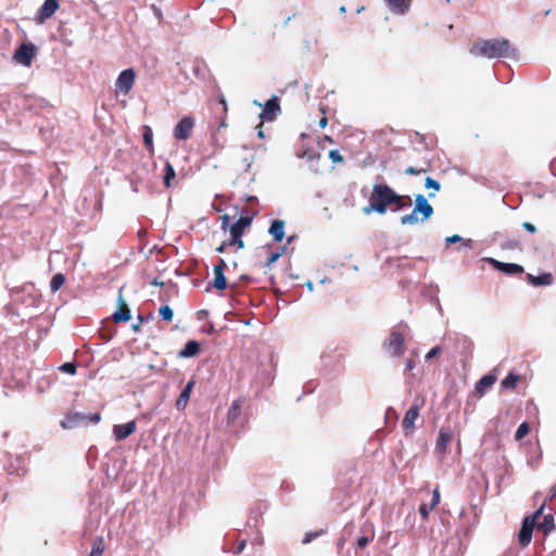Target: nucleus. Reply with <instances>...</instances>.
I'll return each instance as SVG.
<instances>
[{
  "label": "nucleus",
  "mask_w": 556,
  "mask_h": 556,
  "mask_svg": "<svg viewBox=\"0 0 556 556\" xmlns=\"http://www.w3.org/2000/svg\"><path fill=\"white\" fill-rule=\"evenodd\" d=\"M470 54L475 56L496 59V58H514L517 49L508 39H479L469 49Z\"/></svg>",
  "instance_id": "f257e3e1"
},
{
  "label": "nucleus",
  "mask_w": 556,
  "mask_h": 556,
  "mask_svg": "<svg viewBox=\"0 0 556 556\" xmlns=\"http://www.w3.org/2000/svg\"><path fill=\"white\" fill-rule=\"evenodd\" d=\"M392 194L393 189L388 185H375L369 197V204L363 208V212L365 214H370L371 212L384 214L388 206L391 205Z\"/></svg>",
  "instance_id": "f03ea898"
},
{
  "label": "nucleus",
  "mask_w": 556,
  "mask_h": 556,
  "mask_svg": "<svg viewBox=\"0 0 556 556\" xmlns=\"http://www.w3.org/2000/svg\"><path fill=\"white\" fill-rule=\"evenodd\" d=\"M417 214H421V222L428 219L433 214V207L428 203L427 199L422 194L416 195L414 210L409 214L403 215L401 217V224H417L419 222Z\"/></svg>",
  "instance_id": "7ed1b4c3"
},
{
  "label": "nucleus",
  "mask_w": 556,
  "mask_h": 556,
  "mask_svg": "<svg viewBox=\"0 0 556 556\" xmlns=\"http://www.w3.org/2000/svg\"><path fill=\"white\" fill-rule=\"evenodd\" d=\"M545 507V502L541 505V507L531 516H527L521 525V529L518 534V542L522 547H526L530 544L532 540V532L536 526L538 519L542 516Z\"/></svg>",
  "instance_id": "20e7f679"
},
{
  "label": "nucleus",
  "mask_w": 556,
  "mask_h": 556,
  "mask_svg": "<svg viewBox=\"0 0 556 556\" xmlns=\"http://www.w3.org/2000/svg\"><path fill=\"white\" fill-rule=\"evenodd\" d=\"M252 216H241L236 223L230 226V240L236 244L237 249L241 250L244 248V242L241 239L245 229L252 224Z\"/></svg>",
  "instance_id": "39448f33"
},
{
  "label": "nucleus",
  "mask_w": 556,
  "mask_h": 556,
  "mask_svg": "<svg viewBox=\"0 0 556 556\" xmlns=\"http://www.w3.org/2000/svg\"><path fill=\"white\" fill-rule=\"evenodd\" d=\"M136 80V72L132 68L124 70L119 73L115 81L116 94L127 96L134 87Z\"/></svg>",
  "instance_id": "423d86ee"
},
{
  "label": "nucleus",
  "mask_w": 556,
  "mask_h": 556,
  "mask_svg": "<svg viewBox=\"0 0 556 556\" xmlns=\"http://www.w3.org/2000/svg\"><path fill=\"white\" fill-rule=\"evenodd\" d=\"M384 348L391 356L402 355L404 353V334L397 328H393L384 342Z\"/></svg>",
  "instance_id": "0eeeda50"
},
{
  "label": "nucleus",
  "mask_w": 556,
  "mask_h": 556,
  "mask_svg": "<svg viewBox=\"0 0 556 556\" xmlns=\"http://www.w3.org/2000/svg\"><path fill=\"white\" fill-rule=\"evenodd\" d=\"M36 46L31 42H23L14 52L13 59L16 63L30 66L36 55Z\"/></svg>",
  "instance_id": "6e6552de"
},
{
  "label": "nucleus",
  "mask_w": 556,
  "mask_h": 556,
  "mask_svg": "<svg viewBox=\"0 0 556 556\" xmlns=\"http://www.w3.org/2000/svg\"><path fill=\"white\" fill-rule=\"evenodd\" d=\"M194 118L191 116L182 117L174 128V137L177 140H187L190 138L194 127Z\"/></svg>",
  "instance_id": "1a4fd4ad"
},
{
  "label": "nucleus",
  "mask_w": 556,
  "mask_h": 556,
  "mask_svg": "<svg viewBox=\"0 0 556 556\" xmlns=\"http://www.w3.org/2000/svg\"><path fill=\"white\" fill-rule=\"evenodd\" d=\"M421 404L415 403L405 414L403 420H402V428L405 433V435H410L416 427L415 421L419 418V410L421 407Z\"/></svg>",
  "instance_id": "9d476101"
},
{
  "label": "nucleus",
  "mask_w": 556,
  "mask_h": 556,
  "mask_svg": "<svg viewBox=\"0 0 556 556\" xmlns=\"http://www.w3.org/2000/svg\"><path fill=\"white\" fill-rule=\"evenodd\" d=\"M130 318H131L130 309L124 299L123 289H119L118 298H117V309L113 314L112 319L114 323L118 324V323H126V321L130 320Z\"/></svg>",
  "instance_id": "9b49d317"
},
{
  "label": "nucleus",
  "mask_w": 556,
  "mask_h": 556,
  "mask_svg": "<svg viewBox=\"0 0 556 556\" xmlns=\"http://www.w3.org/2000/svg\"><path fill=\"white\" fill-rule=\"evenodd\" d=\"M59 0H45L43 4L39 8L37 13V22L43 23L50 18L59 9Z\"/></svg>",
  "instance_id": "f8f14e48"
},
{
  "label": "nucleus",
  "mask_w": 556,
  "mask_h": 556,
  "mask_svg": "<svg viewBox=\"0 0 556 556\" xmlns=\"http://www.w3.org/2000/svg\"><path fill=\"white\" fill-rule=\"evenodd\" d=\"M137 429V424L135 420H131L127 424L114 425L113 426V434L116 441H123L129 435H131Z\"/></svg>",
  "instance_id": "ddd939ff"
},
{
  "label": "nucleus",
  "mask_w": 556,
  "mask_h": 556,
  "mask_svg": "<svg viewBox=\"0 0 556 556\" xmlns=\"http://www.w3.org/2000/svg\"><path fill=\"white\" fill-rule=\"evenodd\" d=\"M86 424V414L81 413H70L66 414L64 419L61 421L63 429H74L80 425Z\"/></svg>",
  "instance_id": "4468645a"
},
{
  "label": "nucleus",
  "mask_w": 556,
  "mask_h": 556,
  "mask_svg": "<svg viewBox=\"0 0 556 556\" xmlns=\"http://www.w3.org/2000/svg\"><path fill=\"white\" fill-rule=\"evenodd\" d=\"M453 439V432L451 429L442 428L439 431V435L435 442V451L439 454H445L448 444Z\"/></svg>",
  "instance_id": "2eb2a0df"
},
{
  "label": "nucleus",
  "mask_w": 556,
  "mask_h": 556,
  "mask_svg": "<svg viewBox=\"0 0 556 556\" xmlns=\"http://www.w3.org/2000/svg\"><path fill=\"white\" fill-rule=\"evenodd\" d=\"M490 263L495 269L501 270L507 275H519L523 273V267L519 264L503 263L493 258L490 260Z\"/></svg>",
  "instance_id": "dca6fc26"
},
{
  "label": "nucleus",
  "mask_w": 556,
  "mask_h": 556,
  "mask_svg": "<svg viewBox=\"0 0 556 556\" xmlns=\"http://www.w3.org/2000/svg\"><path fill=\"white\" fill-rule=\"evenodd\" d=\"M280 111L279 98L274 96L269 99L264 106L261 116L266 121H273L276 118L277 113Z\"/></svg>",
  "instance_id": "f3484780"
},
{
  "label": "nucleus",
  "mask_w": 556,
  "mask_h": 556,
  "mask_svg": "<svg viewBox=\"0 0 556 556\" xmlns=\"http://www.w3.org/2000/svg\"><path fill=\"white\" fill-rule=\"evenodd\" d=\"M440 500H441V495H440L439 486H437L432 492V497H431L430 503L429 504L422 503L419 506V514L424 520L428 519L429 513L439 505Z\"/></svg>",
  "instance_id": "a211bd4d"
},
{
  "label": "nucleus",
  "mask_w": 556,
  "mask_h": 556,
  "mask_svg": "<svg viewBox=\"0 0 556 556\" xmlns=\"http://www.w3.org/2000/svg\"><path fill=\"white\" fill-rule=\"evenodd\" d=\"M194 386H195V381L193 379L188 381V383L186 384V387L184 388V390L181 391L180 395L178 396V399L176 401L177 409L182 410L186 408V406L188 405V402L190 400V395H191V392H192Z\"/></svg>",
  "instance_id": "6ab92c4d"
},
{
  "label": "nucleus",
  "mask_w": 556,
  "mask_h": 556,
  "mask_svg": "<svg viewBox=\"0 0 556 556\" xmlns=\"http://www.w3.org/2000/svg\"><path fill=\"white\" fill-rule=\"evenodd\" d=\"M497 380V377L494 374L484 375L477 383H476V392L479 396H482Z\"/></svg>",
  "instance_id": "aec40b11"
},
{
  "label": "nucleus",
  "mask_w": 556,
  "mask_h": 556,
  "mask_svg": "<svg viewBox=\"0 0 556 556\" xmlns=\"http://www.w3.org/2000/svg\"><path fill=\"white\" fill-rule=\"evenodd\" d=\"M201 351V345L195 340H190L185 344V348L179 351L178 356L181 358H189L197 356Z\"/></svg>",
  "instance_id": "412c9836"
},
{
  "label": "nucleus",
  "mask_w": 556,
  "mask_h": 556,
  "mask_svg": "<svg viewBox=\"0 0 556 556\" xmlns=\"http://www.w3.org/2000/svg\"><path fill=\"white\" fill-rule=\"evenodd\" d=\"M242 404H243L242 399H237V400L232 401V403L228 409V413H227V422L228 424H233L235 421L238 420V418L241 415Z\"/></svg>",
  "instance_id": "4be33fe9"
},
{
  "label": "nucleus",
  "mask_w": 556,
  "mask_h": 556,
  "mask_svg": "<svg viewBox=\"0 0 556 556\" xmlns=\"http://www.w3.org/2000/svg\"><path fill=\"white\" fill-rule=\"evenodd\" d=\"M268 231L276 242L282 241L285 237V222L281 219H275Z\"/></svg>",
  "instance_id": "5701e85b"
},
{
  "label": "nucleus",
  "mask_w": 556,
  "mask_h": 556,
  "mask_svg": "<svg viewBox=\"0 0 556 556\" xmlns=\"http://www.w3.org/2000/svg\"><path fill=\"white\" fill-rule=\"evenodd\" d=\"M527 280L532 286H549L553 282V276L551 273H544L540 276L527 274Z\"/></svg>",
  "instance_id": "b1692460"
},
{
  "label": "nucleus",
  "mask_w": 556,
  "mask_h": 556,
  "mask_svg": "<svg viewBox=\"0 0 556 556\" xmlns=\"http://www.w3.org/2000/svg\"><path fill=\"white\" fill-rule=\"evenodd\" d=\"M410 1L412 0H386L390 9L397 14H405L410 7Z\"/></svg>",
  "instance_id": "393cba45"
},
{
  "label": "nucleus",
  "mask_w": 556,
  "mask_h": 556,
  "mask_svg": "<svg viewBox=\"0 0 556 556\" xmlns=\"http://www.w3.org/2000/svg\"><path fill=\"white\" fill-rule=\"evenodd\" d=\"M539 531L543 532L544 535L549 534L555 529L554 517L552 515H545L542 521L536 522Z\"/></svg>",
  "instance_id": "a878e982"
},
{
  "label": "nucleus",
  "mask_w": 556,
  "mask_h": 556,
  "mask_svg": "<svg viewBox=\"0 0 556 556\" xmlns=\"http://www.w3.org/2000/svg\"><path fill=\"white\" fill-rule=\"evenodd\" d=\"M391 199H392L391 205H394V208H393L394 211H399L405 206L410 205V203H412L409 195H400V194L395 193L394 190H393V194H392Z\"/></svg>",
  "instance_id": "bb28decb"
},
{
  "label": "nucleus",
  "mask_w": 556,
  "mask_h": 556,
  "mask_svg": "<svg viewBox=\"0 0 556 556\" xmlns=\"http://www.w3.org/2000/svg\"><path fill=\"white\" fill-rule=\"evenodd\" d=\"M521 380L520 375L509 372L501 382V387L505 390H514L517 383Z\"/></svg>",
  "instance_id": "cd10ccee"
},
{
  "label": "nucleus",
  "mask_w": 556,
  "mask_h": 556,
  "mask_svg": "<svg viewBox=\"0 0 556 556\" xmlns=\"http://www.w3.org/2000/svg\"><path fill=\"white\" fill-rule=\"evenodd\" d=\"M175 177H176V172H175L173 165L169 162H166L165 168H164V177H163L164 185L167 188H169L172 186V182L175 179Z\"/></svg>",
  "instance_id": "c85d7f7f"
},
{
  "label": "nucleus",
  "mask_w": 556,
  "mask_h": 556,
  "mask_svg": "<svg viewBox=\"0 0 556 556\" xmlns=\"http://www.w3.org/2000/svg\"><path fill=\"white\" fill-rule=\"evenodd\" d=\"M213 287L219 291L227 288L225 271H214Z\"/></svg>",
  "instance_id": "c756f323"
},
{
  "label": "nucleus",
  "mask_w": 556,
  "mask_h": 556,
  "mask_svg": "<svg viewBox=\"0 0 556 556\" xmlns=\"http://www.w3.org/2000/svg\"><path fill=\"white\" fill-rule=\"evenodd\" d=\"M142 138H143V143H144V146L148 148V150H149L150 152H153V150H154V146H153V132H152L151 127H149V126H144V127H143Z\"/></svg>",
  "instance_id": "7c9ffc66"
},
{
  "label": "nucleus",
  "mask_w": 556,
  "mask_h": 556,
  "mask_svg": "<svg viewBox=\"0 0 556 556\" xmlns=\"http://www.w3.org/2000/svg\"><path fill=\"white\" fill-rule=\"evenodd\" d=\"M105 544L102 538H96L89 556H101L104 552Z\"/></svg>",
  "instance_id": "2f4dec72"
},
{
  "label": "nucleus",
  "mask_w": 556,
  "mask_h": 556,
  "mask_svg": "<svg viewBox=\"0 0 556 556\" xmlns=\"http://www.w3.org/2000/svg\"><path fill=\"white\" fill-rule=\"evenodd\" d=\"M65 283V276L62 273L55 274L50 281V289L52 292L59 291Z\"/></svg>",
  "instance_id": "473e14b6"
},
{
  "label": "nucleus",
  "mask_w": 556,
  "mask_h": 556,
  "mask_svg": "<svg viewBox=\"0 0 556 556\" xmlns=\"http://www.w3.org/2000/svg\"><path fill=\"white\" fill-rule=\"evenodd\" d=\"M530 432V426L527 421H523L522 424L519 425L516 433H515V440L516 441H520L522 440L526 435H528Z\"/></svg>",
  "instance_id": "72a5a7b5"
},
{
  "label": "nucleus",
  "mask_w": 556,
  "mask_h": 556,
  "mask_svg": "<svg viewBox=\"0 0 556 556\" xmlns=\"http://www.w3.org/2000/svg\"><path fill=\"white\" fill-rule=\"evenodd\" d=\"M159 314L165 321H172L174 317V312L168 305H163L159 308Z\"/></svg>",
  "instance_id": "f704fd0d"
},
{
  "label": "nucleus",
  "mask_w": 556,
  "mask_h": 556,
  "mask_svg": "<svg viewBox=\"0 0 556 556\" xmlns=\"http://www.w3.org/2000/svg\"><path fill=\"white\" fill-rule=\"evenodd\" d=\"M286 248H281L279 251L271 252L266 261V266H271L275 262L278 261V258L285 253Z\"/></svg>",
  "instance_id": "c9c22d12"
},
{
  "label": "nucleus",
  "mask_w": 556,
  "mask_h": 556,
  "mask_svg": "<svg viewBox=\"0 0 556 556\" xmlns=\"http://www.w3.org/2000/svg\"><path fill=\"white\" fill-rule=\"evenodd\" d=\"M323 533H325L324 530H319V531H314V532H307L305 534V536L303 538L302 540V543L303 544H308L311 543L313 540L317 539L318 536H320Z\"/></svg>",
  "instance_id": "e433bc0d"
},
{
  "label": "nucleus",
  "mask_w": 556,
  "mask_h": 556,
  "mask_svg": "<svg viewBox=\"0 0 556 556\" xmlns=\"http://www.w3.org/2000/svg\"><path fill=\"white\" fill-rule=\"evenodd\" d=\"M60 370L70 375H75L77 367L74 363H64L60 366Z\"/></svg>",
  "instance_id": "4c0bfd02"
},
{
  "label": "nucleus",
  "mask_w": 556,
  "mask_h": 556,
  "mask_svg": "<svg viewBox=\"0 0 556 556\" xmlns=\"http://www.w3.org/2000/svg\"><path fill=\"white\" fill-rule=\"evenodd\" d=\"M425 187L427 189H433L435 191H439L441 186H440L439 181L432 179L431 177H427L425 180Z\"/></svg>",
  "instance_id": "58836bf2"
},
{
  "label": "nucleus",
  "mask_w": 556,
  "mask_h": 556,
  "mask_svg": "<svg viewBox=\"0 0 556 556\" xmlns=\"http://www.w3.org/2000/svg\"><path fill=\"white\" fill-rule=\"evenodd\" d=\"M328 156L333 163H342L344 161L343 156L340 154L338 150L329 151Z\"/></svg>",
  "instance_id": "ea45409f"
},
{
  "label": "nucleus",
  "mask_w": 556,
  "mask_h": 556,
  "mask_svg": "<svg viewBox=\"0 0 556 556\" xmlns=\"http://www.w3.org/2000/svg\"><path fill=\"white\" fill-rule=\"evenodd\" d=\"M428 170L427 167H420V168H417V167H414V166H409L405 169V174L407 175H419L421 173H426Z\"/></svg>",
  "instance_id": "a19ab883"
},
{
  "label": "nucleus",
  "mask_w": 556,
  "mask_h": 556,
  "mask_svg": "<svg viewBox=\"0 0 556 556\" xmlns=\"http://www.w3.org/2000/svg\"><path fill=\"white\" fill-rule=\"evenodd\" d=\"M232 245H236L235 243L231 242V240H225L220 243V245H218L215 251L218 252V253H224L227 248L229 247H232Z\"/></svg>",
  "instance_id": "79ce46f5"
},
{
  "label": "nucleus",
  "mask_w": 556,
  "mask_h": 556,
  "mask_svg": "<svg viewBox=\"0 0 556 556\" xmlns=\"http://www.w3.org/2000/svg\"><path fill=\"white\" fill-rule=\"evenodd\" d=\"M100 420H101V414L100 413H94V414L86 415V424L87 422L98 424Z\"/></svg>",
  "instance_id": "37998d69"
},
{
  "label": "nucleus",
  "mask_w": 556,
  "mask_h": 556,
  "mask_svg": "<svg viewBox=\"0 0 556 556\" xmlns=\"http://www.w3.org/2000/svg\"><path fill=\"white\" fill-rule=\"evenodd\" d=\"M218 105L220 106V112L224 115H226L227 111H228V108H227V102H226V99H225L224 94H219L218 96Z\"/></svg>",
  "instance_id": "c03bdc74"
},
{
  "label": "nucleus",
  "mask_w": 556,
  "mask_h": 556,
  "mask_svg": "<svg viewBox=\"0 0 556 556\" xmlns=\"http://www.w3.org/2000/svg\"><path fill=\"white\" fill-rule=\"evenodd\" d=\"M220 222H222V229H224V230L227 229V228L230 229V226H231L230 225V217L227 214H225V215H223L220 217Z\"/></svg>",
  "instance_id": "a18cd8bd"
},
{
  "label": "nucleus",
  "mask_w": 556,
  "mask_h": 556,
  "mask_svg": "<svg viewBox=\"0 0 556 556\" xmlns=\"http://www.w3.org/2000/svg\"><path fill=\"white\" fill-rule=\"evenodd\" d=\"M441 352V348L440 346H434L432 348L426 355V359H431L432 357L437 356L438 354H440Z\"/></svg>",
  "instance_id": "49530a36"
},
{
  "label": "nucleus",
  "mask_w": 556,
  "mask_h": 556,
  "mask_svg": "<svg viewBox=\"0 0 556 556\" xmlns=\"http://www.w3.org/2000/svg\"><path fill=\"white\" fill-rule=\"evenodd\" d=\"M227 265L223 258L218 260V263L214 266V271H225Z\"/></svg>",
  "instance_id": "de8ad7c7"
},
{
  "label": "nucleus",
  "mask_w": 556,
  "mask_h": 556,
  "mask_svg": "<svg viewBox=\"0 0 556 556\" xmlns=\"http://www.w3.org/2000/svg\"><path fill=\"white\" fill-rule=\"evenodd\" d=\"M522 227L530 233H535L536 232V227L530 223V222H525L522 224Z\"/></svg>",
  "instance_id": "09e8293b"
},
{
  "label": "nucleus",
  "mask_w": 556,
  "mask_h": 556,
  "mask_svg": "<svg viewBox=\"0 0 556 556\" xmlns=\"http://www.w3.org/2000/svg\"><path fill=\"white\" fill-rule=\"evenodd\" d=\"M371 539H369L368 536H361L358 540H357V546L359 548H364L367 546V544L369 543Z\"/></svg>",
  "instance_id": "8fccbe9b"
},
{
  "label": "nucleus",
  "mask_w": 556,
  "mask_h": 556,
  "mask_svg": "<svg viewBox=\"0 0 556 556\" xmlns=\"http://www.w3.org/2000/svg\"><path fill=\"white\" fill-rule=\"evenodd\" d=\"M445 241H446V244L448 245V244H451V243H455V242H459V241H462V237H460V236H458V235H453V236H451V237H447V238L445 239Z\"/></svg>",
  "instance_id": "3c124183"
},
{
  "label": "nucleus",
  "mask_w": 556,
  "mask_h": 556,
  "mask_svg": "<svg viewBox=\"0 0 556 556\" xmlns=\"http://www.w3.org/2000/svg\"><path fill=\"white\" fill-rule=\"evenodd\" d=\"M253 161H254V156H253V155H251L250 157H244V159L242 160V162L244 163L245 170H249V169H250V167H251V165H252Z\"/></svg>",
  "instance_id": "603ef678"
},
{
  "label": "nucleus",
  "mask_w": 556,
  "mask_h": 556,
  "mask_svg": "<svg viewBox=\"0 0 556 556\" xmlns=\"http://www.w3.org/2000/svg\"><path fill=\"white\" fill-rule=\"evenodd\" d=\"M143 321V318L141 315L138 316V323L134 324L131 326V329L135 331V332H139L140 331V324Z\"/></svg>",
  "instance_id": "864d4df0"
},
{
  "label": "nucleus",
  "mask_w": 556,
  "mask_h": 556,
  "mask_svg": "<svg viewBox=\"0 0 556 556\" xmlns=\"http://www.w3.org/2000/svg\"><path fill=\"white\" fill-rule=\"evenodd\" d=\"M415 366H416V363H415V361L413 358H407L406 359V369L407 370L414 369Z\"/></svg>",
  "instance_id": "5fc2aeb1"
},
{
  "label": "nucleus",
  "mask_w": 556,
  "mask_h": 556,
  "mask_svg": "<svg viewBox=\"0 0 556 556\" xmlns=\"http://www.w3.org/2000/svg\"><path fill=\"white\" fill-rule=\"evenodd\" d=\"M554 497H556V485H553V486L551 488V490H549V492H548V495H547V498H548V500H552V498H554Z\"/></svg>",
  "instance_id": "6e6d98bb"
},
{
  "label": "nucleus",
  "mask_w": 556,
  "mask_h": 556,
  "mask_svg": "<svg viewBox=\"0 0 556 556\" xmlns=\"http://www.w3.org/2000/svg\"><path fill=\"white\" fill-rule=\"evenodd\" d=\"M327 124H328V118H327L326 116H323V117L319 119V123H318L319 127H320V128H325V127L327 126Z\"/></svg>",
  "instance_id": "4d7b16f0"
},
{
  "label": "nucleus",
  "mask_w": 556,
  "mask_h": 556,
  "mask_svg": "<svg viewBox=\"0 0 556 556\" xmlns=\"http://www.w3.org/2000/svg\"><path fill=\"white\" fill-rule=\"evenodd\" d=\"M151 285H152V286H159V287H162V286H164V282H163V281H161V280L156 277V278H154V279L151 281Z\"/></svg>",
  "instance_id": "13d9d810"
},
{
  "label": "nucleus",
  "mask_w": 556,
  "mask_h": 556,
  "mask_svg": "<svg viewBox=\"0 0 556 556\" xmlns=\"http://www.w3.org/2000/svg\"><path fill=\"white\" fill-rule=\"evenodd\" d=\"M324 141H325V142H329V143H333L332 138H331L330 136H327V135H325V136L323 137V139H321V140H320V142H319V144H321V142H324Z\"/></svg>",
  "instance_id": "bf43d9fd"
},
{
  "label": "nucleus",
  "mask_w": 556,
  "mask_h": 556,
  "mask_svg": "<svg viewBox=\"0 0 556 556\" xmlns=\"http://www.w3.org/2000/svg\"><path fill=\"white\" fill-rule=\"evenodd\" d=\"M244 545H245V542H244V541H242V542L239 544V546H238V553H240V552L243 549Z\"/></svg>",
  "instance_id": "052dcab7"
},
{
  "label": "nucleus",
  "mask_w": 556,
  "mask_h": 556,
  "mask_svg": "<svg viewBox=\"0 0 556 556\" xmlns=\"http://www.w3.org/2000/svg\"><path fill=\"white\" fill-rule=\"evenodd\" d=\"M291 20V16L287 17L283 22V26H287Z\"/></svg>",
  "instance_id": "680f3d73"
},
{
  "label": "nucleus",
  "mask_w": 556,
  "mask_h": 556,
  "mask_svg": "<svg viewBox=\"0 0 556 556\" xmlns=\"http://www.w3.org/2000/svg\"><path fill=\"white\" fill-rule=\"evenodd\" d=\"M257 135L260 138H264V131L262 129L258 130Z\"/></svg>",
  "instance_id": "e2e57ef3"
},
{
  "label": "nucleus",
  "mask_w": 556,
  "mask_h": 556,
  "mask_svg": "<svg viewBox=\"0 0 556 556\" xmlns=\"http://www.w3.org/2000/svg\"><path fill=\"white\" fill-rule=\"evenodd\" d=\"M219 126H220V127H225V126H226L225 118H223V119L220 121Z\"/></svg>",
  "instance_id": "0e129e2a"
},
{
  "label": "nucleus",
  "mask_w": 556,
  "mask_h": 556,
  "mask_svg": "<svg viewBox=\"0 0 556 556\" xmlns=\"http://www.w3.org/2000/svg\"><path fill=\"white\" fill-rule=\"evenodd\" d=\"M153 8H154V9H155V11H156V15L161 17V16H162L161 11H160L159 9H156L155 7H153Z\"/></svg>",
  "instance_id": "69168bd1"
},
{
  "label": "nucleus",
  "mask_w": 556,
  "mask_h": 556,
  "mask_svg": "<svg viewBox=\"0 0 556 556\" xmlns=\"http://www.w3.org/2000/svg\"><path fill=\"white\" fill-rule=\"evenodd\" d=\"M551 13V9L545 11V15H548Z\"/></svg>",
  "instance_id": "338daca9"
},
{
  "label": "nucleus",
  "mask_w": 556,
  "mask_h": 556,
  "mask_svg": "<svg viewBox=\"0 0 556 556\" xmlns=\"http://www.w3.org/2000/svg\"><path fill=\"white\" fill-rule=\"evenodd\" d=\"M471 240H468L467 243H465L466 247L470 245Z\"/></svg>",
  "instance_id": "774afa93"
}]
</instances>
